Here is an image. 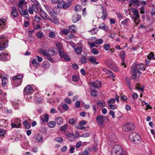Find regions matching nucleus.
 <instances>
[{
    "label": "nucleus",
    "instance_id": "obj_1",
    "mask_svg": "<svg viewBox=\"0 0 155 155\" xmlns=\"http://www.w3.org/2000/svg\"><path fill=\"white\" fill-rule=\"evenodd\" d=\"M145 67L144 64H140L133 65L131 68V71L132 73L131 76V78L135 82L137 81L139 78L141 73L139 71L140 70H145Z\"/></svg>",
    "mask_w": 155,
    "mask_h": 155
},
{
    "label": "nucleus",
    "instance_id": "obj_2",
    "mask_svg": "<svg viewBox=\"0 0 155 155\" xmlns=\"http://www.w3.org/2000/svg\"><path fill=\"white\" fill-rule=\"evenodd\" d=\"M123 152L122 148L119 144H115L113 146L111 149V155H120Z\"/></svg>",
    "mask_w": 155,
    "mask_h": 155
},
{
    "label": "nucleus",
    "instance_id": "obj_3",
    "mask_svg": "<svg viewBox=\"0 0 155 155\" xmlns=\"http://www.w3.org/2000/svg\"><path fill=\"white\" fill-rule=\"evenodd\" d=\"M130 9L134 15V18L132 17V18L134 20V21L137 26L139 24V19L140 18L139 12L137 9L133 7H130Z\"/></svg>",
    "mask_w": 155,
    "mask_h": 155
},
{
    "label": "nucleus",
    "instance_id": "obj_4",
    "mask_svg": "<svg viewBox=\"0 0 155 155\" xmlns=\"http://www.w3.org/2000/svg\"><path fill=\"white\" fill-rule=\"evenodd\" d=\"M48 11L52 18L56 21L57 19L55 15L59 13L60 11V9L57 6L55 7L52 10H51L49 8H48Z\"/></svg>",
    "mask_w": 155,
    "mask_h": 155
},
{
    "label": "nucleus",
    "instance_id": "obj_5",
    "mask_svg": "<svg viewBox=\"0 0 155 155\" xmlns=\"http://www.w3.org/2000/svg\"><path fill=\"white\" fill-rule=\"evenodd\" d=\"M122 129L124 131L130 132L134 130L135 126L134 124L131 122L127 123L122 126Z\"/></svg>",
    "mask_w": 155,
    "mask_h": 155
},
{
    "label": "nucleus",
    "instance_id": "obj_6",
    "mask_svg": "<svg viewBox=\"0 0 155 155\" xmlns=\"http://www.w3.org/2000/svg\"><path fill=\"white\" fill-rule=\"evenodd\" d=\"M71 3L70 2L67 3L64 1H61L58 3L57 6L60 9V8L66 9L70 7Z\"/></svg>",
    "mask_w": 155,
    "mask_h": 155
},
{
    "label": "nucleus",
    "instance_id": "obj_7",
    "mask_svg": "<svg viewBox=\"0 0 155 155\" xmlns=\"http://www.w3.org/2000/svg\"><path fill=\"white\" fill-rule=\"evenodd\" d=\"M8 42L6 38L2 36L0 38V50L3 51L5 49L6 44H8Z\"/></svg>",
    "mask_w": 155,
    "mask_h": 155
},
{
    "label": "nucleus",
    "instance_id": "obj_8",
    "mask_svg": "<svg viewBox=\"0 0 155 155\" xmlns=\"http://www.w3.org/2000/svg\"><path fill=\"white\" fill-rule=\"evenodd\" d=\"M39 15L43 19H49V17L48 15L40 7V6H39Z\"/></svg>",
    "mask_w": 155,
    "mask_h": 155
},
{
    "label": "nucleus",
    "instance_id": "obj_9",
    "mask_svg": "<svg viewBox=\"0 0 155 155\" xmlns=\"http://www.w3.org/2000/svg\"><path fill=\"white\" fill-rule=\"evenodd\" d=\"M33 90L32 87L30 85H27L24 90V94H31L33 93Z\"/></svg>",
    "mask_w": 155,
    "mask_h": 155
},
{
    "label": "nucleus",
    "instance_id": "obj_10",
    "mask_svg": "<svg viewBox=\"0 0 155 155\" xmlns=\"http://www.w3.org/2000/svg\"><path fill=\"white\" fill-rule=\"evenodd\" d=\"M39 7L37 6L36 5H32L31 7H29L28 11L30 14H32L33 11L35 13H38L39 12Z\"/></svg>",
    "mask_w": 155,
    "mask_h": 155
},
{
    "label": "nucleus",
    "instance_id": "obj_11",
    "mask_svg": "<svg viewBox=\"0 0 155 155\" xmlns=\"http://www.w3.org/2000/svg\"><path fill=\"white\" fill-rule=\"evenodd\" d=\"M105 119H108L107 116L100 115L97 116L96 118V120L99 123L100 125H101L104 124Z\"/></svg>",
    "mask_w": 155,
    "mask_h": 155
},
{
    "label": "nucleus",
    "instance_id": "obj_12",
    "mask_svg": "<svg viewBox=\"0 0 155 155\" xmlns=\"http://www.w3.org/2000/svg\"><path fill=\"white\" fill-rule=\"evenodd\" d=\"M129 138L131 142L134 143H139L141 141L140 136H130Z\"/></svg>",
    "mask_w": 155,
    "mask_h": 155
},
{
    "label": "nucleus",
    "instance_id": "obj_13",
    "mask_svg": "<svg viewBox=\"0 0 155 155\" xmlns=\"http://www.w3.org/2000/svg\"><path fill=\"white\" fill-rule=\"evenodd\" d=\"M10 58V55L7 53L2 52L0 54V60L2 61H6L9 60Z\"/></svg>",
    "mask_w": 155,
    "mask_h": 155
},
{
    "label": "nucleus",
    "instance_id": "obj_14",
    "mask_svg": "<svg viewBox=\"0 0 155 155\" xmlns=\"http://www.w3.org/2000/svg\"><path fill=\"white\" fill-rule=\"evenodd\" d=\"M12 8V10L11 11V15L14 18L17 17L19 15V13L17 10L16 7L13 6Z\"/></svg>",
    "mask_w": 155,
    "mask_h": 155
},
{
    "label": "nucleus",
    "instance_id": "obj_15",
    "mask_svg": "<svg viewBox=\"0 0 155 155\" xmlns=\"http://www.w3.org/2000/svg\"><path fill=\"white\" fill-rule=\"evenodd\" d=\"M108 143L110 145H111L115 143H116L118 141L116 136H108Z\"/></svg>",
    "mask_w": 155,
    "mask_h": 155
},
{
    "label": "nucleus",
    "instance_id": "obj_16",
    "mask_svg": "<svg viewBox=\"0 0 155 155\" xmlns=\"http://www.w3.org/2000/svg\"><path fill=\"white\" fill-rule=\"evenodd\" d=\"M125 55L126 54L125 53L124 51L122 50L120 51V56L122 60V63H121V65L122 66L124 65L125 68L126 67V65L124 61V57Z\"/></svg>",
    "mask_w": 155,
    "mask_h": 155
},
{
    "label": "nucleus",
    "instance_id": "obj_17",
    "mask_svg": "<svg viewBox=\"0 0 155 155\" xmlns=\"http://www.w3.org/2000/svg\"><path fill=\"white\" fill-rule=\"evenodd\" d=\"M25 3L26 2L25 0H20L19 1L18 7L19 11L24 8V6Z\"/></svg>",
    "mask_w": 155,
    "mask_h": 155
},
{
    "label": "nucleus",
    "instance_id": "obj_18",
    "mask_svg": "<svg viewBox=\"0 0 155 155\" xmlns=\"http://www.w3.org/2000/svg\"><path fill=\"white\" fill-rule=\"evenodd\" d=\"M81 18V15L78 14H75L73 16L72 18V20L74 23H75L80 20Z\"/></svg>",
    "mask_w": 155,
    "mask_h": 155
},
{
    "label": "nucleus",
    "instance_id": "obj_19",
    "mask_svg": "<svg viewBox=\"0 0 155 155\" xmlns=\"http://www.w3.org/2000/svg\"><path fill=\"white\" fill-rule=\"evenodd\" d=\"M102 70L106 74H108L109 76L113 78H114V74L111 71L103 68H102Z\"/></svg>",
    "mask_w": 155,
    "mask_h": 155
},
{
    "label": "nucleus",
    "instance_id": "obj_20",
    "mask_svg": "<svg viewBox=\"0 0 155 155\" xmlns=\"http://www.w3.org/2000/svg\"><path fill=\"white\" fill-rule=\"evenodd\" d=\"M22 80L19 79H15L13 80V84L15 86H18L21 85Z\"/></svg>",
    "mask_w": 155,
    "mask_h": 155
},
{
    "label": "nucleus",
    "instance_id": "obj_21",
    "mask_svg": "<svg viewBox=\"0 0 155 155\" xmlns=\"http://www.w3.org/2000/svg\"><path fill=\"white\" fill-rule=\"evenodd\" d=\"M101 82L99 81H96L95 82H92L91 84L94 88H97L100 87L101 85Z\"/></svg>",
    "mask_w": 155,
    "mask_h": 155
},
{
    "label": "nucleus",
    "instance_id": "obj_22",
    "mask_svg": "<svg viewBox=\"0 0 155 155\" xmlns=\"http://www.w3.org/2000/svg\"><path fill=\"white\" fill-rule=\"evenodd\" d=\"M89 61L94 65H97L99 64V62L96 61V59L94 57H90L89 58Z\"/></svg>",
    "mask_w": 155,
    "mask_h": 155
},
{
    "label": "nucleus",
    "instance_id": "obj_23",
    "mask_svg": "<svg viewBox=\"0 0 155 155\" xmlns=\"http://www.w3.org/2000/svg\"><path fill=\"white\" fill-rule=\"evenodd\" d=\"M102 13L103 14L101 18L104 19L107 18L108 17V14L106 10L104 9L103 7H102Z\"/></svg>",
    "mask_w": 155,
    "mask_h": 155
},
{
    "label": "nucleus",
    "instance_id": "obj_24",
    "mask_svg": "<svg viewBox=\"0 0 155 155\" xmlns=\"http://www.w3.org/2000/svg\"><path fill=\"white\" fill-rule=\"evenodd\" d=\"M99 29H101L103 30L107 31L108 30V27L107 25L104 23H102L100 24L98 27Z\"/></svg>",
    "mask_w": 155,
    "mask_h": 155
},
{
    "label": "nucleus",
    "instance_id": "obj_25",
    "mask_svg": "<svg viewBox=\"0 0 155 155\" xmlns=\"http://www.w3.org/2000/svg\"><path fill=\"white\" fill-rule=\"evenodd\" d=\"M130 79L128 77H126L125 78V81L128 87L130 89H131L132 88L131 87L130 83Z\"/></svg>",
    "mask_w": 155,
    "mask_h": 155
},
{
    "label": "nucleus",
    "instance_id": "obj_26",
    "mask_svg": "<svg viewBox=\"0 0 155 155\" xmlns=\"http://www.w3.org/2000/svg\"><path fill=\"white\" fill-rule=\"evenodd\" d=\"M69 31L71 33H75L76 31V28L74 25L69 26Z\"/></svg>",
    "mask_w": 155,
    "mask_h": 155
},
{
    "label": "nucleus",
    "instance_id": "obj_27",
    "mask_svg": "<svg viewBox=\"0 0 155 155\" xmlns=\"http://www.w3.org/2000/svg\"><path fill=\"white\" fill-rule=\"evenodd\" d=\"M55 123H56L57 124L59 125L61 124L63 121V120L60 117H57L55 119Z\"/></svg>",
    "mask_w": 155,
    "mask_h": 155
},
{
    "label": "nucleus",
    "instance_id": "obj_28",
    "mask_svg": "<svg viewBox=\"0 0 155 155\" xmlns=\"http://www.w3.org/2000/svg\"><path fill=\"white\" fill-rule=\"evenodd\" d=\"M97 104L99 107H104L105 105V104L104 101L100 100H98L97 101Z\"/></svg>",
    "mask_w": 155,
    "mask_h": 155
},
{
    "label": "nucleus",
    "instance_id": "obj_29",
    "mask_svg": "<svg viewBox=\"0 0 155 155\" xmlns=\"http://www.w3.org/2000/svg\"><path fill=\"white\" fill-rule=\"evenodd\" d=\"M130 2L134 4V6L138 7L140 5V2L139 0H130Z\"/></svg>",
    "mask_w": 155,
    "mask_h": 155
},
{
    "label": "nucleus",
    "instance_id": "obj_30",
    "mask_svg": "<svg viewBox=\"0 0 155 155\" xmlns=\"http://www.w3.org/2000/svg\"><path fill=\"white\" fill-rule=\"evenodd\" d=\"M9 139L11 140L12 142H14L15 141H18L19 140V137L17 136H9Z\"/></svg>",
    "mask_w": 155,
    "mask_h": 155
},
{
    "label": "nucleus",
    "instance_id": "obj_31",
    "mask_svg": "<svg viewBox=\"0 0 155 155\" xmlns=\"http://www.w3.org/2000/svg\"><path fill=\"white\" fill-rule=\"evenodd\" d=\"M21 14L22 15H26L28 14V12L27 10H25L24 9L19 11Z\"/></svg>",
    "mask_w": 155,
    "mask_h": 155
},
{
    "label": "nucleus",
    "instance_id": "obj_32",
    "mask_svg": "<svg viewBox=\"0 0 155 155\" xmlns=\"http://www.w3.org/2000/svg\"><path fill=\"white\" fill-rule=\"evenodd\" d=\"M2 84L4 87H5L7 85L8 81L7 78L5 77L2 78Z\"/></svg>",
    "mask_w": 155,
    "mask_h": 155
},
{
    "label": "nucleus",
    "instance_id": "obj_33",
    "mask_svg": "<svg viewBox=\"0 0 155 155\" xmlns=\"http://www.w3.org/2000/svg\"><path fill=\"white\" fill-rule=\"evenodd\" d=\"M61 58L64 59L65 61L66 62L69 61L70 60V57L68 54H65Z\"/></svg>",
    "mask_w": 155,
    "mask_h": 155
},
{
    "label": "nucleus",
    "instance_id": "obj_34",
    "mask_svg": "<svg viewBox=\"0 0 155 155\" xmlns=\"http://www.w3.org/2000/svg\"><path fill=\"white\" fill-rule=\"evenodd\" d=\"M79 79V76L75 74L72 76V81L76 82L78 81Z\"/></svg>",
    "mask_w": 155,
    "mask_h": 155
},
{
    "label": "nucleus",
    "instance_id": "obj_35",
    "mask_svg": "<svg viewBox=\"0 0 155 155\" xmlns=\"http://www.w3.org/2000/svg\"><path fill=\"white\" fill-rule=\"evenodd\" d=\"M31 63L35 67H37L39 66V63L37 62L36 59H33Z\"/></svg>",
    "mask_w": 155,
    "mask_h": 155
},
{
    "label": "nucleus",
    "instance_id": "obj_36",
    "mask_svg": "<svg viewBox=\"0 0 155 155\" xmlns=\"http://www.w3.org/2000/svg\"><path fill=\"white\" fill-rule=\"evenodd\" d=\"M50 65L49 63L47 61L44 62L43 63L42 67L45 69L48 68Z\"/></svg>",
    "mask_w": 155,
    "mask_h": 155
},
{
    "label": "nucleus",
    "instance_id": "obj_37",
    "mask_svg": "<svg viewBox=\"0 0 155 155\" xmlns=\"http://www.w3.org/2000/svg\"><path fill=\"white\" fill-rule=\"evenodd\" d=\"M68 125L66 124H65L62 126L60 129V130L61 131L65 132L67 129Z\"/></svg>",
    "mask_w": 155,
    "mask_h": 155
},
{
    "label": "nucleus",
    "instance_id": "obj_38",
    "mask_svg": "<svg viewBox=\"0 0 155 155\" xmlns=\"http://www.w3.org/2000/svg\"><path fill=\"white\" fill-rule=\"evenodd\" d=\"M23 124L25 126L26 128L28 129L30 127V125L28 123L27 121L26 120L23 121Z\"/></svg>",
    "mask_w": 155,
    "mask_h": 155
},
{
    "label": "nucleus",
    "instance_id": "obj_39",
    "mask_svg": "<svg viewBox=\"0 0 155 155\" xmlns=\"http://www.w3.org/2000/svg\"><path fill=\"white\" fill-rule=\"evenodd\" d=\"M48 126L51 127H54L55 125V122L53 121H50L48 124Z\"/></svg>",
    "mask_w": 155,
    "mask_h": 155
},
{
    "label": "nucleus",
    "instance_id": "obj_40",
    "mask_svg": "<svg viewBox=\"0 0 155 155\" xmlns=\"http://www.w3.org/2000/svg\"><path fill=\"white\" fill-rule=\"evenodd\" d=\"M6 21V19H4L3 18L0 19V26L1 27L3 28V27H2V25H5V22Z\"/></svg>",
    "mask_w": 155,
    "mask_h": 155
},
{
    "label": "nucleus",
    "instance_id": "obj_41",
    "mask_svg": "<svg viewBox=\"0 0 155 155\" xmlns=\"http://www.w3.org/2000/svg\"><path fill=\"white\" fill-rule=\"evenodd\" d=\"M58 52L60 57L61 58H62V57L65 54L62 49L58 50Z\"/></svg>",
    "mask_w": 155,
    "mask_h": 155
},
{
    "label": "nucleus",
    "instance_id": "obj_42",
    "mask_svg": "<svg viewBox=\"0 0 155 155\" xmlns=\"http://www.w3.org/2000/svg\"><path fill=\"white\" fill-rule=\"evenodd\" d=\"M104 49L106 51H108L110 48V45L108 44H104L103 45Z\"/></svg>",
    "mask_w": 155,
    "mask_h": 155
},
{
    "label": "nucleus",
    "instance_id": "obj_43",
    "mask_svg": "<svg viewBox=\"0 0 155 155\" xmlns=\"http://www.w3.org/2000/svg\"><path fill=\"white\" fill-rule=\"evenodd\" d=\"M91 96L93 97H96L97 95V92L95 90H93L91 93Z\"/></svg>",
    "mask_w": 155,
    "mask_h": 155
},
{
    "label": "nucleus",
    "instance_id": "obj_44",
    "mask_svg": "<svg viewBox=\"0 0 155 155\" xmlns=\"http://www.w3.org/2000/svg\"><path fill=\"white\" fill-rule=\"evenodd\" d=\"M23 77V76L21 75H17V76H14L13 77L12 80H14L15 79H19V80H22L21 79Z\"/></svg>",
    "mask_w": 155,
    "mask_h": 155
},
{
    "label": "nucleus",
    "instance_id": "obj_45",
    "mask_svg": "<svg viewBox=\"0 0 155 155\" xmlns=\"http://www.w3.org/2000/svg\"><path fill=\"white\" fill-rule=\"evenodd\" d=\"M129 21L130 19L128 18H127L121 21V24L123 25H127V22Z\"/></svg>",
    "mask_w": 155,
    "mask_h": 155
},
{
    "label": "nucleus",
    "instance_id": "obj_46",
    "mask_svg": "<svg viewBox=\"0 0 155 155\" xmlns=\"http://www.w3.org/2000/svg\"><path fill=\"white\" fill-rule=\"evenodd\" d=\"M82 50V49L81 48L77 47L75 49V51L78 54H79L81 53Z\"/></svg>",
    "mask_w": 155,
    "mask_h": 155
},
{
    "label": "nucleus",
    "instance_id": "obj_47",
    "mask_svg": "<svg viewBox=\"0 0 155 155\" xmlns=\"http://www.w3.org/2000/svg\"><path fill=\"white\" fill-rule=\"evenodd\" d=\"M147 58L149 60L154 59V54L152 52H150V53L147 56Z\"/></svg>",
    "mask_w": 155,
    "mask_h": 155
},
{
    "label": "nucleus",
    "instance_id": "obj_48",
    "mask_svg": "<svg viewBox=\"0 0 155 155\" xmlns=\"http://www.w3.org/2000/svg\"><path fill=\"white\" fill-rule=\"evenodd\" d=\"M42 136H36L35 138V140L37 142H41L42 140Z\"/></svg>",
    "mask_w": 155,
    "mask_h": 155
},
{
    "label": "nucleus",
    "instance_id": "obj_49",
    "mask_svg": "<svg viewBox=\"0 0 155 155\" xmlns=\"http://www.w3.org/2000/svg\"><path fill=\"white\" fill-rule=\"evenodd\" d=\"M56 46L57 48L59 49L58 50L62 49V45L61 43L59 42H57L56 43Z\"/></svg>",
    "mask_w": 155,
    "mask_h": 155
},
{
    "label": "nucleus",
    "instance_id": "obj_50",
    "mask_svg": "<svg viewBox=\"0 0 155 155\" xmlns=\"http://www.w3.org/2000/svg\"><path fill=\"white\" fill-rule=\"evenodd\" d=\"M97 28H94L91 29L90 31V32L91 33L92 35L95 34L97 31Z\"/></svg>",
    "mask_w": 155,
    "mask_h": 155
},
{
    "label": "nucleus",
    "instance_id": "obj_51",
    "mask_svg": "<svg viewBox=\"0 0 155 155\" xmlns=\"http://www.w3.org/2000/svg\"><path fill=\"white\" fill-rule=\"evenodd\" d=\"M31 1L34 3V4H33L32 5H36L38 7L41 6L40 4L37 0H31Z\"/></svg>",
    "mask_w": 155,
    "mask_h": 155
},
{
    "label": "nucleus",
    "instance_id": "obj_52",
    "mask_svg": "<svg viewBox=\"0 0 155 155\" xmlns=\"http://www.w3.org/2000/svg\"><path fill=\"white\" fill-rule=\"evenodd\" d=\"M103 42V40L102 39H98L96 41L95 43L97 45H100Z\"/></svg>",
    "mask_w": 155,
    "mask_h": 155
},
{
    "label": "nucleus",
    "instance_id": "obj_53",
    "mask_svg": "<svg viewBox=\"0 0 155 155\" xmlns=\"http://www.w3.org/2000/svg\"><path fill=\"white\" fill-rule=\"evenodd\" d=\"M21 124V123L18 124H16L14 123H12L11 124V126L13 128H18L20 127Z\"/></svg>",
    "mask_w": 155,
    "mask_h": 155
},
{
    "label": "nucleus",
    "instance_id": "obj_54",
    "mask_svg": "<svg viewBox=\"0 0 155 155\" xmlns=\"http://www.w3.org/2000/svg\"><path fill=\"white\" fill-rule=\"evenodd\" d=\"M107 103L109 104H114L115 103V100L113 98H111L108 100Z\"/></svg>",
    "mask_w": 155,
    "mask_h": 155
},
{
    "label": "nucleus",
    "instance_id": "obj_55",
    "mask_svg": "<svg viewBox=\"0 0 155 155\" xmlns=\"http://www.w3.org/2000/svg\"><path fill=\"white\" fill-rule=\"evenodd\" d=\"M65 102L67 104H70L71 103V100L68 98H67L64 99Z\"/></svg>",
    "mask_w": 155,
    "mask_h": 155
},
{
    "label": "nucleus",
    "instance_id": "obj_56",
    "mask_svg": "<svg viewBox=\"0 0 155 155\" xmlns=\"http://www.w3.org/2000/svg\"><path fill=\"white\" fill-rule=\"evenodd\" d=\"M41 99L39 97L36 96L35 99V101L37 103H39L41 101Z\"/></svg>",
    "mask_w": 155,
    "mask_h": 155
},
{
    "label": "nucleus",
    "instance_id": "obj_57",
    "mask_svg": "<svg viewBox=\"0 0 155 155\" xmlns=\"http://www.w3.org/2000/svg\"><path fill=\"white\" fill-rule=\"evenodd\" d=\"M87 58L85 57L82 58L81 59V62L82 64H85L87 63Z\"/></svg>",
    "mask_w": 155,
    "mask_h": 155
},
{
    "label": "nucleus",
    "instance_id": "obj_58",
    "mask_svg": "<svg viewBox=\"0 0 155 155\" xmlns=\"http://www.w3.org/2000/svg\"><path fill=\"white\" fill-rule=\"evenodd\" d=\"M62 107L63 109L66 111L68 109V106L67 104H63Z\"/></svg>",
    "mask_w": 155,
    "mask_h": 155
},
{
    "label": "nucleus",
    "instance_id": "obj_59",
    "mask_svg": "<svg viewBox=\"0 0 155 155\" xmlns=\"http://www.w3.org/2000/svg\"><path fill=\"white\" fill-rule=\"evenodd\" d=\"M55 35V33L53 31H51L49 33V37L50 38H53L54 37Z\"/></svg>",
    "mask_w": 155,
    "mask_h": 155
},
{
    "label": "nucleus",
    "instance_id": "obj_60",
    "mask_svg": "<svg viewBox=\"0 0 155 155\" xmlns=\"http://www.w3.org/2000/svg\"><path fill=\"white\" fill-rule=\"evenodd\" d=\"M55 140L59 143H61L62 142L63 139L61 137H58L55 139Z\"/></svg>",
    "mask_w": 155,
    "mask_h": 155
},
{
    "label": "nucleus",
    "instance_id": "obj_61",
    "mask_svg": "<svg viewBox=\"0 0 155 155\" xmlns=\"http://www.w3.org/2000/svg\"><path fill=\"white\" fill-rule=\"evenodd\" d=\"M6 131L3 129H1L0 130V136H4V134H5Z\"/></svg>",
    "mask_w": 155,
    "mask_h": 155
},
{
    "label": "nucleus",
    "instance_id": "obj_62",
    "mask_svg": "<svg viewBox=\"0 0 155 155\" xmlns=\"http://www.w3.org/2000/svg\"><path fill=\"white\" fill-rule=\"evenodd\" d=\"M92 53L94 54H97L98 53V51L96 49L94 48L92 50Z\"/></svg>",
    "mask_w": 155,
    "mask_h": 155
},
{
    "label": "nucleus",
    "instance_id": "obj_63",
    "mask_svg": "<svg viewBox=\"0 0 155 155\" xmlns=\"http://www.w3.org/2000/svg\"><path fill=\"white\" fill-rule=\"evenodd\" d=\"M109 114L111 115L113 118H114L115 117L114 112L112 110H110L109 112Z\"/></svg>",
    "mask_w": 155,
    "mask_h": 155
},
{
    "label": "nucleus",
    "instance_id": "obj_64",
    "mask_svg": "<svg viewBox=\"0 0 155 155\" xmlns=\"http://www.w3.org/2000/svg\"><path fill=\"white\" fill-rule=\"evenodd\" d=\"M108 106L110 107V109L114 110L116 108V107L114 105L109 104H108Z\"/></svg>",
    "mask_w": 155,
    "mask_h": 155
}]
</instances>
